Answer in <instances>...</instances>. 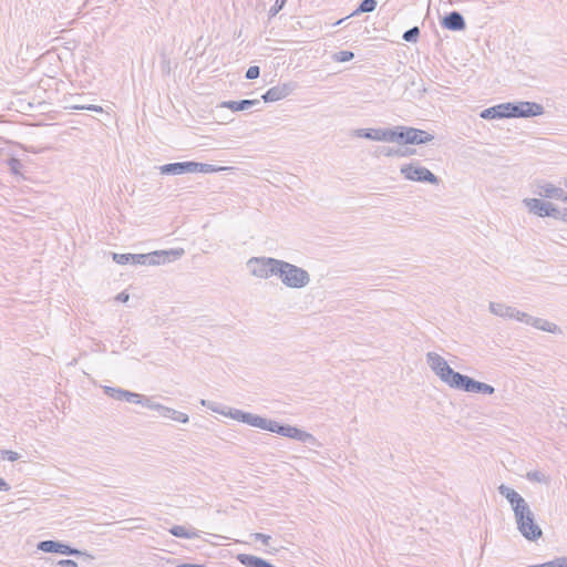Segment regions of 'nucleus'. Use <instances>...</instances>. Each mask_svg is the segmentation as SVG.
<instances>
[{"label": "nucleus", "mask_w": 567, "mask_h": 567, "mask_svg": "<svg viewBox=\"0 0 567 567\" xmlns=\"http://www.w3.org/2000/svg\"><path fill=\"white\" fill-rule=\"evenodd\" d=\"M498 493L509 503L517 530L528 542H538L543 537V529L536 522V517L526 499L514 488L501 484Z\"/></svg>", "instance_id": "obj_1"}, {"label": "nucleus", "mask_w": 567, "mask_h": 567, "mask_svg": "<svg viewBox=\"0 0 567 567\" xmlns=\"http://www.w3.org/2000/svg\"><path fill=\"white\" fill-rule=\"evenodd\" d=\"M245 423L250 426L277 433L281 436L289 437L306 444L318 447L321 446V443H319L311 433L289 424H280L275 420L266 419L257 414L248 412Z\"/></svg>", "instance_id": "obj_2"}, {"label": "nucleus", "mask_w": 567, "mask_h": 567, "mask_svg": "<svg viewBox=\"0 0 567 567\" xmlns=\"http://www.w3.org/2000/svg\"><path fill=\"white\" fill-rule=\"evenodd\" d=\"M183 248L156 250L148 254H113V260L118 265L158 266L179 259L184 255Z\"/></svg>", "instance_id": "obj_3"}, {"label": "nucleus", "mask_w": 567, "mask_h": 567, "mask_svg": "<svg viewBox=\"0 0 567 567\" xmlns=\"http://www.w3.org/2000/svg\"><path fill=\"white\" fill-rule=\"evenodd\" d=\"M277 277L286 287L292 289L305 288L310 282V275L306 269L281 259L278 260Z\"/></svg>", "instance_id": "obj_4"}, {"label": "nucleus", "mask_w": 567, "mask_h": 567, "mask_svg": "<svg viewBox=\"0 0 567 567\" xmlns=\"http://www.w3.org/2000/svg\"><path fill=\"white\" fill-rule=\"evenodd\" d=\"M426 363L442 382L454 388L461 373L454 371L442 355L436 352H427Z\"/></svg>", "instance_id": "obj_5"}, {"label": "nucleus", "mask_w": 567, "mask_h": 567, "mask_svg": "<svg viewBox=\"0 0 567 567\" xmlns=\"http://www.w3.org/2000/svg\"><path fill=\"white\" fill-rule=\"evenodd\" d=\"M400 173L408 181L429 183L432 185H437L440 183V178L430 169L422 166L419 161L402 165Z\"/></svg>", "instance_id": "obj_6"}, {"label": "nucleus", "mask_w": 567, "mask_h": 567, "mask_svg": "<svg viewBox=\"0 0 567 567\" xmlns=\"http://www.w3.org/2000/svg\"><path fill=\"white\" fill-rule=\"evenodd\" d=\"M278 260L272 257H251L247 261V268L254 277L268 279L277 276Z\"/></svg>", "instance_id": "obj_7"}, {"label": "nucleus", "mask_w": 567, "mask_h": 567, "mask_svg": "<svg viewBox=\"0 0 567 567\" xmlns=\"http://www.w3.org/2000/svg\"><path fill=\"white\" fill-rule=\"evenodd\" d=\"M433 140L434 136L426 131L409 126H396V143L420 145Z\"/></svg>", "instance_id": "obj_8"}, {"label": "nucleus", "mask_w": 567, "mask_h": 567, "mask_svg": "<svg viewBox=\"0 0 567 567\" xmlns=\"http://www.w3.org/2000/svg\"><path fill=\"white\" fill-rule=\"evenodd\" d=\"M508 103L509 118L534 117L539 116L544 113V106L536 102L523 101L516 103Z\"/></svg>", "instance_id": "obj_9"}, {"label": "nucleus", "mask_w": 567, "mask_h": 567, "mask_svg": "<svg viewBox=\"0 0 567 567\" xmlns=\"http://www.w3.org/2000/svg\"><path fill=\"white\" fill-rule=\"evenodd\" d=\"M525 207L529 213L539 217L557 218L559 209L550 202H545L538 198H525L523 200Z\"/></svg>", "instance_id": "obj_10"}, {"label": "nucleus", "mask_w": 567, "mask_h": 567, "mask_svg": "<svg viewBox=\"0 0 567 567\" xmlns=\"http://www.w3.org/2000/svg\"><path fill=\"white\" fill-rule=\"evenodd\" d=\"M143 406L157 411L158 414L165 419H169L179 423H187L189 417L187 414L174 410L172 408L165 406L161 403L153 401L151 398L146 396L145 402H143Z\"/></svg>", "instance_id": "obj_11"}, {"label": "nucleus", "mask_w": 567, "mask_h": 567, "mask_svg": "<svg viewBox=\"0 0 567 567\" xmlns=\"http://www.w3.org/2000/svg\"><path fill=\"white\" fill-rule=\"evenodd\" d=\"M358 137L372 141L396 142V126L394 128H359L355 131Z\"/></svg>", "instance_id": "obj_12"}, {"label": "nucleus", "mask_w": 567, "mask_h": 567, "mask_svg": "<svg viewBox=\"0 0 567 567\" xmlns=\"http://www.w3.org/2000/svg\"><path fill=\"white\" fill-rule=\"evenodd\" d=\"M38 549L43 553H56L68 556H84L85 553L81 551L78 548L71 547L68 544L58 542V540H42L38 544Z\"/></svg>", "instance_id": "obj_13"}, {"label": "nucleus", "mask_w": 567, "mask_h": 567, "mask_svg": "<svg viewBox=\"0 0 567 567\" xmlns=\"http://www.w3.org/2000/svg\"><path fill=\"white\" fill-rule=\"evenodd\" d=\"M104 392L106 395L114 400L126 401L130 403L141 404L145 402L146 396L140 393L131 392L121 388L105 386Z\"/></svg>", "instance_id": "obj_14"}, {"label": "nucleus", "mask_w": 567, "mask_h": 567, "mask_svg": "<svg viewBox=\"0 0 567 567\" xmlns=\"http://www.w3.org/2000/svg\"><path fill=\"white\" fill-rule=\"evenodd\" d=\"M537 189L534 190L540 197L558 199L561 202H567V194L561 187H557L548 182H538L536 184Z\"/></svg>", "instance_id": "obj_15"}, {"label": "nucleus", "mask_w": 567, "mask_h": 567, "mask_svg": "<svg viewBox=\"0 0 567 567\" xmlns=\"http://www.w3.org/2000/svg\"><path fill=\"white\" fill-rule=\"evenodd\" d=\"M296 89L295 83H284L268 89L261 96L265 102H277L290 95Z\"/></svg>", "instance_id": "obj_16"}, {"label": "nucleus", "mask_w": 567, "mask_h": 567, "mask_svg": "<svg viewBox=\"0 0 567 567\" xmlns=\"http://www.w3.org/2000/svg\"><path fill=\"white\" fill-rule=\"evenodd\" d=\"M441 24L443 28L451 31H463L466 28L465 19L458 11L447 13Z\"/></svg>", "instance_id": "obj_17"}, {"label": "nucleus", "mask_w": 567, "mask_h": 567, "mask_svg": "<svg viewBox=\"0 0 567 567\" xmlns=\"http://www.w3.org/2000/svg\"><path fill=\"white\" fill-rule=\"evenodd\" d=\"M483 384L484 382L476 381L473 378L461 373L460 377H457V382L453 389L468 393H481Z\"/></svg>", "instance_id": "obj_18"}, {"label": "nucleus", "mask_w": 567, "mask_h": 567, "mask_svg": "<svg viewBox=\"0 0 567 567\" xmlns=\"http://www.w3.org/2000/svg\"><path fill=\"white\" fill-rule=\"evenodd\" d=\"M163 175H183L192 173V161L190 162H176L168 163L158 167Z\"/></svg>", "instance_id": "obj_19"}, {"label": "nucleus", "mask_w": 567, "mask_h": 567, "mask_svg": "<svg viewBox=\"0 0 567 567\" xmlns=\"http://www.w3.org/2000/svg\"><path fill=\"white\" fill-rule=\"evenodd\" d=\"M508 105L509 103L506 102L485 109L480 116L485 120L509 118Z\"/></svg>", "instance_id": "obj_20"}, {"label": "nucleus", "mask_w": 567, "mask_h": 567, "mask_svg": "<svg viewBox=\"0 0 567 567\" xmlns=\"http://www.w3.org/2000/svg\"><path fill=\"white\" fill-rule=\"evenodd\" d=\"M237 560L245 567H276L268 560L249 554L237 555Z\"/></svg>", "instance_id": "obj_21"}, {"label": "nucleus", "mask_w": 567, "mask_h": 567, "mask_svg": "<svg viewBox=\"0 0 567 567\" xmlns=\"http://www.w3.org/2000/svg\"><path fill=\"white\" fill-rule=\"evenodd\" d=\"M260 101L255 100H240V101H225L220 104L221 107L231 110L233 112L245 111L256 105H259Z\"/></svg>", "instance_id": "obj_22"}, {"label": "nucleus", "mask_w": 567, "mask_h": 567, "mask_svg": "<svg viewBox=\"0 0 567 567\" xmlns=\"http://www.w3.org/2000/svg\"><path fill=\"white\" fill-rule=\"evenodd\" d=\"M489 311L498 317L512 318L518 315V310L514 307L506 306L501 302H489Z\"/></svg>", "instance_id": "obj_23"}, {"label": "nucleus", "mask_w": 567, "mask_h": 567, "mask_svg": "<svg viewBox=\"0 0 567 567\" xmlns=\"http://www.w3.org/2000/svg\"><path fill=\"white\" fill-rule=\"evenodd\" d=\"M168 532L171 535L178 537V538L194 539V538L198 537L197 529H195L193 527L186 528L185 526H182V525H175V526L171 527Z\"/></svg>", "instance_id": "obj_24"}, {"label": "nucleus", "mask_w": 567, "mask_h": 567, "mask_svg": "<svg viewBox=\"0 0 567 567\" xmlns=\"http://www.w3.org/2000/svg\"><path fill=\"white\" fill-rule=\"evenodd\" d=\"M530 321V326L539 329L542 331L550 332V333H557L560 332V328L550 321L544 320L542 318L534 317L533 319H528Z\"/></svg>", "instance_id": "obj_25"}, {"label": "nucleus", "mask_w": 567, "mask_h": 567, "mask_svg": "<svg viewBox=\"0 0 567 567\" xmlns=\"http://www.w3.org/2000/svg\"><path fill=\"white\" fill-rule=\"evenodd\" d=\"M224 169H227V168L221 167V166H215L213 164L198 163V162L192 161V173L209 174V173H216V172L224 171Z\"/></svg>", "instance_id": "obj_26"}, {"label": "nucleus", "mask_w": 567, "mask_h": 567, "mask_svg": "<svg viewBox=\"0 0 567 567\" xmlns=\"http://www.w3.org/2000/svg\"><path fill=\"white\" fill-rule=\"evenodd\" d=\"M377 6H378L377 0H362L360 2L359 7L352 13V16L372 12L375 10Z\"/></svg>", "instance_id": "obj_27"}, {"label": "nucleus", "mask_w": 567, "mask_h": 567, "mask_svg": "<svg viewBox=\"0 0 567 567\" xmlns=\"http://www.w3.org/2000/svg\"><path fill=\"white\" fill-rule=\"evenodd\" d=\"M526 478L529 481V482H535V483H542V484H549L550 480H549V476L545 475L543 472L540 471H530V472H527L526 474Z\"/></svg>", "instance_id": "obj_28"}, {"label": "nucleus", "mask_w": 567, "mask_h": 567, "mask_svg": "<svg viewBox=\"0 0 567 567\" xmlns=\"http://www.w3.org/2000/svg\"><path fill=\"white\" fill-rule=\"evenodd\" d=\"M379 154L386 156V157H392V156L405 157L406 152H403L402 148H393V147L383 146V147H380Z\"/></svg>", "instance_id": "obj_29"}, {"label": "nucleus", "mask_w": 567, "mask_h": 567, "mask_svg": "<svg viewBox=\"0 0 567 567\" xmlns=\"http://www.w3.org/2000/svg\"><path fill=\"white\" fill-rule=\"evenodd\" d=\"M8 167L10 172L14 175H21V169L23 167L22 162L19 158L10 157L7 161Z\"/></svg>", "instance_id": "obj_30"}, {"label": "nucleus", "mask_w": 567, "mask_h": 567, "mask_svg": "<svg viewBox=\"0 0 567 567\" xmlns=\"http://www.w3.org/2000/svg\"><path fill=\"white\" fill-rule=\"evenodd\" d=\"M419 35H420V29H419V27H413V28H411V29L406 30V31L403 33L402 38H403V40H404V41H406V42H416V40H417Z\"/></svg>", "instance_id": "obj_31"}, {"label": "nucleus", "mask_w": 567, "mask_h": 567, "mask_svg": "<svg viewBox=\"0 0 567 567\" xmlns=\"http://www.w3.org/2000/svg\"><path fill=\"white\" fill-rule=\"evenodd\" d=\"M247 414H248V412H245V411H241L238 409H230L226 415L238 421V422L245 423Z\"/></svg>", "instance_id": "obj_32"}, {"label": "nucleus", "mask_w": 567, "mask_h": 567, "mask_svg": "<svg viewBox=\"0 0 567 567\" xmlns=\"http://www.w3.org/2000/svg\"><path fill=\"white\" fill-rule=\"evenodd\" d=\"M353 58H354V53L351 51H346V50L339 51V52L334 53V55H333V59L337 62H348V61H351Z\"/></svg>", "instance_id": "obj_33"}, {"label": "nucleus", "mask_w": 567, "mask_h": 567, "mask_svg": "<svg viewBox=\"0 0 567 567\" xmlns=\"http://www.w3.org/2000/svg\"><path fill=\"white\" fill-rule=\"evenodd\" d=\"M288 0H276L275 4L269 10V16L275 17L285 7Z\"/></svg>", "instance_id": "obj_34"}, {"label": "nucleus", "mask_w": 567, "mask_h": 567, "mask_svg": "<svg viewBox=\"0 0 567 567\" xmlns=\"http://www.w3.org/2000/svg\"><path fill=\"white\" fill-rule=\"evenodd\" d=\"M2 458H6L8 461L14 462L19 460L20 455L19 453L10 450H1L0 451Z\"/></svg>", "instance_id": "obj_35"}, {"label": "nucleus", "mask_w": 567, "mask_h": 567, "mask_svg": "<svg viewBox=\"0 0 567 567\" xmlns=\"http://www.w3.org/2000/svg\"><path fill=\"white\" fill-rule=\"evenodd\" d=\"M260 74V69L259 66L257 65H252V66H249L248 70L246 71V79L248 80H255L259 76Z\"/></svg>", "instance_id": "obj_36"}, {"label": "nucleus", "mask_w": 567, "mask_h": 567, "mask_svg": "<svg viewBox=\"0 0 567 567\" xmlns=\"http://www.w3.org/2000/svg\"><path fill=\"white\" fill-rule=\"evenodd\" d=\"M74 110H86V111H93L97 113H102L103 109L100 105L89 104V105H75L73 106Z\"/></svg>", "instance_id": "obj_37"}, {"label": "nucleus", "mask_w": 567, "mask_h": 567, "mask_svg": "<svg viewBox=\"0 0 567 567\" xmlns=\"http://www.w3.org/2000/svg\"><path fill=\"white\" fill-rule=\"evenodd\" d=\"M550 567H567V556L556 557L549 560Z\"/></svg>", "instance_id": "obj_38"}, {"label": "nucleus", "mask_w": 567, "mask_h": 567, "mask_svg": "<svg viewBox=\"0 0 567 567\" xmlns=\"http://www.w3.org/2000/svg\"><path fill=\"white\" fill-rule=\"evenodd\" d=\"M512 318L530 326V321L528 319H533L534 317L518 310V315L513 316Z\"/></svg>", "instance_id": "obj_39"}, {"label": "nucleus", "mask_w": 567, "mask_h": 567, "mask_svg": "<svg viewBox=\"0 0 567 567\" xmlns=\"http://www.w3.org/2000/svg\"><path fill=\"white\" fill-rule=\"evenodd\" d=\"M251 537L255 540H260L264 545H268V543L270 540V536L262 534V533H254V534H251Z\"/></svg>", "instance_id": "obj_40"}, {"label": "nucleus", "mask_w": 567, "mask_h": 567, "mask_svg": "<svg viewBox=\"0 0 567 567\" xmlns=\"http://www.w3.org/2000/svg\"><path fill=\"white\" fill-rule=\"evenodd\" d=\"M58 565L60 567H78V563L72 559H61Z\"/></svg>", "instance_id": "obj_41"}, {"label": "nucleus", "mask_w": 567, "mask_h": 567, "mask_svg": "<svg viewBox=\"0 0 567 567\" xmlns=\"http://www.w3.org/2000/svg\"><path fill=\"white\" fill-rule=\"evenodd\" d=\"M494 392H495V388L494 386H492V385H489L487 383L483 384L481 393L491 395Z\"/></svg>", "instance_id": "obj_42"}, {"label": "nucleus", "mask_w": 567, "mask_h": 567, "mask_svg": "<svg viewBox=\"0 0 567 567\" xmlns=\"http://www.w3.org/2000/svg\"><path fill=\"white\" fill-rule=\"evenodd\" d=\"M10 485L7 483L2 477H0V492H8L10 491Z\"/></svg>", "instance_id": "obj_43"}, {"label": "nucleus", "mask_w": 567, "mask_h": 567, "mask_svg": "<svg viewBox=\"0 0 567 567\" xmlns=\"http://www.w3.org/2000/svg\"><path fill=\"white\" fill-rule=\"evenodd\" d=\"M556 219L567 223V208H564L563 210L559 209V215Z\"/></svg>", "instance_id": "obj_44"}, {"label": "nucleus", "mask_w": 567, "mask_h": 567, "mask_svg": "<svg viewBox=\"0 0 567 567\" xmlns=\"http://www.w3.org/2000/svg\"><path fill=\"white\" fill-rule=\"evenodd\" d=\"M130 296L128 293L126 292H121L116 296V300L121 301V302H126L128 300Z\"/></svg>", "instance_id": "obj_45"}, {"label": "nucleus", "mask_w": 567, "mask_h": 567, "mask_svg": "<svg viewBox=\"0 0 567 567\" xmlns=\"http://www.w3.org/2000/svg\"><path fill=\"white\" fill-rule=\"evenodd\" d=\"M403 152H406L405 156H410V155H414L415 154V150L413 148H405V150H402Z\"/></svg>", "instance_id": "obj_46"}, {"label": "nucleus", "mask_w": 567, "mask_h": 567, "mask_svg": "<svg viewBox=\"0 0 567 567\" xmlns=\"http://www.w3.org/2000/svg\"><path fill=\"white\" fill-rule=\"evenodd\" d=\"M200 403H202L203 405H206V406L210 408L213 411H217L216 409L212 408V406L206 402V400H202V402H200Z\"/></svg>", "instance_id": "obj_47"}, {"label": "nucleus", "mask_w": 567, "mask_h": 567, "mask_svg": "<svg viewBox=\"0 0 567 567\" xmlns=\"http://www.w3.org/2000/svg\"><path fill=\"white\" fill-rule=\"evenodd\" d=\"M564 185L567 187V178L565 179Z\"/></svg>", "instance_id": "obj_48"}]
</instances>
